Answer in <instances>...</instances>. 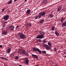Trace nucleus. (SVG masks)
I'll return each instance as SVG.
<instances>
[{
  "instance_id": "0eeeda50",
  "label": "nucleus",
  "mask_w": 66,
  "mask_h": 66,
  "mask_svg": "<svg viewBox=\"0 0 66 66\" xmlns=\"http://www.w3.org/2000/svg\"><path fill=\"white\" fill-rule=\"evenodd\" d=\"M30 13H31V10H30V9L27 10L26 12V14H27V15H29V14H30Z\"/></svg>"
},
{
  "instance_id": "a211bd4d",
  "label": "nucleus",
  "mask_w": 66,
  "mask_h": 66,
  "mask_svg": "<svg viewBox=\"0 0 66 66\" xmlns=\"http://www.w3.org/2000/svg\"><path fill=\"white\" fill-rule=\"evenodd\" d=\"M55 34H56V35H57V36H59V35H60L59 33L58 32H57L56 31H55Z\"/></svg>"
},
{
  "instance_id": "a18cd8bd",
  "label": "nucleus",
  "mask_w": 66,
  "mask_h": 66,
  "mask_svg": "<svg viewBox=\"0 0 66 66\" xmlns=\"http://www.w3.org/2000/svg\"><path fill=\"white\" fill-rule=\"evenodd\" d=\"M16 1H17V0H14V2H15Z\"/></svg>"
},
{
  "instance_id": "c756f323",
  "label": "nucleus",
  "mask_w": 66,
  "mask_h": 66,
  "mask_svg": "<svg viewBox=\"0 0 66 66\" xmlns=\"http://www.w3.org/2000/svg\"><path fill=\"white\" fill-rule=\"evenodd\" d=\"M44 21H45V20H44V19H43L42 20V23H43L44 22Z\"/></svg>"
},
{
  "instance_id": "f257e3e1",
  "label": "nucleus",
  "mask_w": 66,
  "mask_h": 66,
  "mask_svg": "<svg viewBox=\"0 0 66 66\" xmlns=\"http://www.w3.org/2000/svg\"><path fill=\"white\" fill-rule=\"evenodd\" d=\"M19 35L21 39H24V38L26 37V35H24V34H23L20 33L19 34Z\"/></svg>"
},
{
  "instance_id": "7ed1b4c3",
  "label": "nucleus",
  "mask_w": 66,
  "mask_h": 66,
  "mask_svg": "<svg viewBox=\"0 0 66 66\" xmlns=\"http://www.w3.org/2000/svg\"><path fill=\"white\" fill-rule=\"evenodd\" d=\"M9 18V15H6L4 17V19L5 20H7Z\"/></svg>"
},
{
  "instance_id": "ea45409f",
  "label": "nucleus",
  "mask_w": 66,
  "mask_h": 66,
  "mask_svg": "<svg viewBox=\"0 0 66 66\" xmlns=\"http://www.w3.org/2000/svg\"><path fill=\"white\" fill-rule=\"evenodd\" d=\"M42 34H43L44 35L45 34V33L43 31H42Z\"/></svg>"
},
{
  "instance_id": "4be33fe9",
  "label": "nucleus",
  "mask_w": 66,
  "mask_h": 66,
  "mask_svg": "<svg viewBox=\"0 0 66 66\" xmlns=\"http://www.w3.org/2000/svg\"><path fill=\"white\" fill-rule=\"evenodd\" d=\"M48 45L50 46V47H51L52 46V44H51V43L50 42H48Z\"/></svg>"
},
{
  "instance_id": "6ab92c4d",
  "label": "nucleus",
  "mask_w": 66,
  "mask_h": 66,
  "mask_svg": "<svg viewBox=\"0 0 66 66\" xmlns=\"http://www.w3.org/2000/svg\"><path fill=\"white\" fill-rule=\"evenodd\" d=\"M33 52H36L37 50V48H35V47H33Z\"/></svg>"
},
{
  "instance_id": "9b49d317",
  "label": "nucleus",
  "mask_w": 66,
  "mask_h": 66,
  "mask_svg": "<svg viewBox=\"0 0 66 66\" xmlns=\"http://www.w3.org/2000/svg\"><path fill=\"white\" fill-rule=\"evenodd\" d=\"M65 20V18H63V16L61 18V23H62L63 22L64 20Z\"/></svg>"
},
{
  "instance_id": "473e14b6",
  "label": "nucleus",
  "mask_w": 66,
  "mask_h": 66,
  "mask_svg": "<svg viewBox=\"0 0 66 66\" xmlns=\"http://www.w3.org/2000/svg\"><path fill=\"white\" fill-rule=\"evenodd\" d=\"M24 54L26 55V56H29V55H28V53H25Z\"/></svg>"
},
{
  "instance_id": "a878e982",
  "label": "nucleus",
  "mask_w": 66,
  "mask_h": 66,
  "mask_svg": "<svg viewBox=\"0 0 66 66\" xmlns=\"http://www.w3.org/2000/svg\"><path fill=\"white\" fill-rule=\"evenodd\" d=\"M55 29V27H53L52 28V31H54V29Z\"/></svg>"
},
{
  "instance_id": "603ef678",
  "label": "nucleus",
  "mask_w": 66,
  "mask_h": 66,
  "mask_svg": "<svg viewBox=\"0 0 66 66\" xmlns=\"http://www.w3.org/2000/svg\"><path fill=\"white\" fill-rule=\"evenodd\" d=\"M64 57H65V58H66V56H65Z\"/></svg>"
},
{
  "instance_id": "c9c22d12",
  "label": "nucleus",
  "mask_w": 66,
  "mask_h": 66,
  "mask_svg": "<svg viewBox=\"0 0 66 66\" xmlns=\"http://www.w3.org/2000/svg\"><path fill=\"white\" fill-rule=\"evenodd\" d=\"M43 42L44 43H47V41L46 40H43Z\"/></svg>"
},
{
  "instance_id": "7c9ffc66",
  "label": "nucleus",
  "mask_w": 66,
  "mask_h": 66,
  "mask_svg": "<svg viewBox=\"0 0 66 66\" xmlns=\"http://www.w3.org/2000/svg\"><path fill=\"white\" fill-rule=\"evenodd\" d=\"M29 24V26H30V27H32V24H31V23H30Z\"/></svg>"
},
{
  "instance_id": "dca6fc26",
  "label": "nucleus",
  "mask_w": 66,
  "mask_h": 66,
  "mask_svg": "<svg viewBox=\"0 0 66 66\" xmlns=\"http://www.w3.org/2000/svg\"><path fill=\"white\" fill-rule=\"evenodd\" d=\"M11 48H9L7 50V51L8 52L7 53H10V52H11Z\"/></svg>"
},
{
  "instance_id": "49530a36",
  "label": "nucleus",
  "mask_w": 66,
  "mask_h": 66,
  "mask_svg": "<svg viewBox=\"0 0 66 66\" xmlns=\"http://www.w3.org/2000/svg\"><path fill=\"white\" fill-rule=\"evenodd\" d=\"M28 0H25L24 2H26Z\"/></svg>"
},
{
  "instance_id": "b1692460",
  "label": "nucleus",
  "mask_w": 66,
  "mask_h": 66,
  "mask_svg": "<svg viewBox=\"0 0 66 66\" xmlns=\"http://www.w3.org/2000/svg\"><path fill=\"white\" fill-rule=\"evenodd\" d=\"M53 51H55L56 52V51H57V49L55 47H54V48Z\"/></svg>"
},
{
  "instance_id": "f8f14e48",
  "label": "nucleus",
  "mask_w": 66,
  "mask_h": 66,
  "mask_svg": "<svg viewBox=\"0 0 66 66\" xmlns=\"http://www.w3.org/2000/svg\"><path fill=\"white\" fill-rule=\"evenodd\" d=\"M62 9V7H61L60 6L59 7L57 8V11H58V12H60V11Z\"/></svg>"
},
{
  "instance_id": "72a5a7b5",
  "label": "nucleus",
  "mask_w": 66,
  "mask_h": 66,
  "mask_svg": "<svg viewBox=\"0 0 66 66\" xmlns=\"http://www.w3.org/2000/svg\"><path fill=\"white\" fill-rule=\"evenodd\" d=\"M15 59H16L17 60V59H18V56H16V57L15 58Z\"/></svg>"
},
{
  "instance_id": "f03ea898",
  "label": "nucleus",
  "mask_w": 66,
  "mask_h": 66,
  "mask_svg": "<svg viewBox=\"0 0 66 66\" xmlns=\"http://www.w3.org/2000/svg\"><path fill=\"white\" fill-rule=\"evenodd\" d=\"M39 15L37 16L35 18V19H37V18L39 19L40 18H41V17H42V12H41L39 14Z\"/></svg>"
},
{
  "instance_id": "cd10ccee",
  "label": "nucleus",
  "mask_w": 66,
  "mask_h": 66,
  "mask_svg": "<svg viewBox=\"0 0 66 66\" xmlns=\"http://www.w3.org/2000/svg\"><path fill=\"white\" fill-rule=\"evenodd\" d=\"M44 38V35L42 34V38Z\"/></svg>"
},
{
  "instance_id": "20e7f679",
  "label": "nucleus",
  "mask_w": 66,
  "mask_h": 66,
  "mask_svg": "<svg viewBox=\"0 0 66 66\" xmlns=\"http://www.w3.org/2000/svg\"><path fill=\"white\" fill-rule=\"evenodd\" d=\"M44 47H46V50H49L50 49V47H49V46L47 44L44 45Z\"/></svg>"
},
{
  "instance_id": "c03bdc74",
  "label": "nucleus",
  "mask_w": 66,
  "mask_h": 66,
  "mask_svg": "<svg viewBox=\"0 0 66 66\" xmlns=\"http://www.w3.org/2000/svg\"><path fill=\"white\" fill-rule=\"evenodd\" d=\"M40 23H42V20L40 21Z\"/></svg>"
},
{
  "instance_id": "5701e85b",
  "label": "nucleus",
  "mask_w": 66,
  "mask_h": 66,
  "mask_svg": "<svg viewBox=\"0 0 66 66\" xmlns=\"http://www.w3.org/2000/svg\"><path fill=\"white\" fill-rule=\"evenodd\" d=\"M50 16L51 18H52V17H53L54 16V15H53V14H50Z\"/></svg>"
},
{
  "instance_id": "37998d69",
  "label": "nucleus",
  "mask_w": 66,
  "mask_h": 66,
  "mask_svg": "<svg viewBox=\"0 0 66 66\" xmlns=\"http://www.w3.org/2000/svg\"><path fill=\"white\" fill-rule=\"evenodd\" d=\"M4 23L6 24V23H7V21L5 22Z\"/></svg>"
},
{
  "instance_id": "aec40b11",
  "label": "nucleus",
  "mask_w": 66,
  "mask_h": 66,
  "mask_svg": "<svg viewBox=\"0 0 66 66\" xmlns=\"http://www.w3.org/2000/svg\"><path fill=\"white\" fill-rule=\"evenodd\" d=\"M12 3V0H10L7 3L8 4H10Z\"/></svg>"
},
{
  "instance_id": "3c124183",
  "label": "nucleus",
  "mask_w": 66,
  "mask_h": 66,
  "mask_svg": "<svg viewBox=\"0 0 66 66\" xmlns=\"http://www.w3.org/2000/svg\"><path fill=\"white\" fill-rule=\"evenodd\" d=\"M19 66H22V65H19Z\"/></svg>"
},
{
  "instance_id": "393cba45",
  "label": "nucleus",
  "mask_w": 66,
  "mask_h": 66,
  "mask_svg": "<svg viewBox=\"0 0 66 66\" xmlns=\"http://www.w3.org/2000/svg\"><path fill=\"white\" fill-rule=\"evenodd\" d=\"M21 54H25V51H22V52L21 53Z\"/></svg>"
},
{
  "instance_id": "58836bf2",
  "label": "nucleus",
  "mask_w": 66,
  "mask_h": 66,
  "mask_svg": "<svg viewBox=\"0 0 66 66\" xmlns=\"http://www.w3.org/2000/svg\"><path fill=\"white\" fill-rule=\"evenodd\" d=\"M19 26H17L16 27V29H17V28H19Z\"/></svg>"
},
{
  "instance_id": "8fccbe9b",
  "label": "nucleus",
  "mask_w": 66,
  "mask_h": 66,
  "mask_svg": "<svg viewBox=\"0 0 66 66\" xmlns=\"http://www.w3.org/2000/svg\"><path fill=\"white\" fill-rule=\"evenodd\" d=\"M45 55H46V56L48 55V54H46Z\"/></svg>"
},
{
  "instance_id": "e433bc0d",
  "label": "nucleus",
  "mask_w": 66,
  "mask_h": 66,
  "mask_svg": "<svg viewBox=\"0 0 66 66\" xmlns=\"http://www.w3.org/2000/svg\"><path fill=\"white\" fill-rule=\"evenodd\" d=\"M4 60L6 61H8V59H6V58H4Z\"/></svg>"
},
{
  "instance_id": "4c0bfd02",
  "label": "nucleus",
  "mask_w": 66,
  "mask_h": 66,
  "mask_svg": "<svg viewBox=\"0 0 66 66\" xmlns=\"http://www.w3.org/2000/svg\"><path fill=\"white\" fill-rule=\"evenodd\" d=\"M0 48H3V47H2V45H0Z\"/></svg>"
},
{
  "instance_id": "de8ad7c7",
  "label": "nucleus",
  "mask_w": 66,
  "mask_h": 66,
  "mask_svg": "<svg viewBox=\"0 0 66 66\" xmlns=\"http://www.w3.org/2000/svg\"><path fill=\"white\" fill-rule=\"evenodd\" d=\"M62 11H63V9H62L61 10Z\"/></svg>"
},
{
  "instance_id": "a19ab883",
  "label": "nucleus",
  "mask_w": 66,
  "mask_h": 66,
  "mask_svg": "<svg viewBox=\"0 0 66 66\" xmlns=\"http://www.w3.org/2000/svg\"><path fill=\"white\" fill-rule=\"evenodd\" d=\"M6 26V24H4V26H3V28H4V27H5Z\"/></svg>"
},
{
  "instance_id": "ddd939ff",
  "label": "nucleus",
  "mask_w": 66,
  "mask_h": 66,
  "mask_svg": "<svg viewBox=\"0 0 66 66\" xmlns=\"http://www.w3.org/2000/svg\"><path fill=\"white\" fill-rule=\"evenodd\" d=\"M36 38L37 39H42V35L38 36L36 37Z\"/></svg>"
},
{
  "instance_id": "6e6552de",
  "label": "nucleus",
  "mask_w": 66,
  "mask_h": 66,
  "mask_svg": "<svg viewBox=\"0 0 66 66\" xmlns=\"http://www.w3.org/2000/svg\"><path fill=\"white\" fill-rule=\"evenodd\" d=\"M66 27V21H64L63 23V24H62V27Z\"/></svg>"
},
{
  "instance_id": "2f4dec72",
  "label": "nucleus",
  "mask_w": 66,
  "mask_h": 66,
  "mask_svg": "<svg viewBox=\"0 0 66 66\" xmlns=\"http://www.w3.org/2000/svg\"><path fill=\"white\" fill-rule=\"evenodd\" d=\"M4 11V9H3L2 11V13H3Z\"/></svg>"
},
{
  "instance_id": "bb28decb",
  "label": "nucleus",
  "mask_w": 66,
  "mask_h": 66,
  "mask_svg": "<svg viewBox=\"0 0 66 66\" xmlns=\"http://www.w3.org/2000/svg\"><path fill=\"white\" fill-rule=\"evenodd\" d=\"M42 52L43 53H44V54H46V51H42Z\"/></svg>"
},
{
  "instance_id": "f704fd0d",
  "label": "nucleus",
  "mask_w": 66,
  "mask_h": 66,
  "mask_svg": "<svg viewBox=\"0 0 66 66\" xmlns=\"http://www.w3.org/2000/svg\"><path fill=\"white\" fill-rule=\"evenodd\" d=\"M37 40H38V42H41V40L40 39H36Z\"/></svg>"
},
{
  "instance_id": "39448f33",
  "label": "nucleus",
  "mask_w": 66,
  "mask_h": 66,
  "mask_svg": "<svg viewBox=\"0 0 66 66\" xmlns=\"http://www.w3.org/2000/svg\"><path fill=\"white\" fill-rule=\"evenodd\" d=\"M8 32L6 30H4V31H3V30H2V34H3V35H6L7 34Z\"/></svg>"
},
{
  "instance_id": "79ce46f5",
  "label": "nucleus",
  "mask_w": 66,
  "mask_h": 66,
  "mask_svg": "<svg viewBox=\"0 0 66 66\" xmlns=\"http://www.w3.org/2000/svg\"><path fill=\"white\" fill-rule=\"evenodd\" d=\"M39 33L40 34H42V32L41 31H40L39 32Z\"/></svg>"
},
{
  "instance_id": "c85d7f7f",
  "label": "nucleus",
  "mask_w": 66,
  "mask_h": 66,
  "mask_svg": "<svg viewBox=\"0 0 66 66\" xmlns=\"http://www.w3.org/2000/svg\"><path fill=\"white\" fill-rule=\"evenodd\" d=\"M1 59H3V60L4 59V57H0Z\"/></svg>"
},
{
  "instance_id": "423d86ee",
  "label": "nucleus",
  "mask_w": 66,
  "mask_h": 66,
  "mask_svg": "<svg viewBox=\"0 0 66 66\" xmlns=\"http://www.w3.org/2000/svg\"><path fill=\"white\" fill-rule=\"evenodd\" d=\"M9 29L10 30H14V26H9Z\"/></svg>"
},
{
  "instance_id": "412c9836",
  "label": "nucleus",
  "mask_w": 66,
  "mask_h": 66,
  "mask_svg": "<svg viewBox=\"0 0 66 66\" xmlns=\"http://www.w3.org/2000/svg\"><path fill=\"white\" fill-rule=\"evenodd\" d=\"M14 56V54L13 53H11L10 55V56L11 58H12L13 56Z\"/></svg>"
},
{
  "instance_id": "09e8293b",
  "label": "nucleus",
  "mask_w": 66,
  "mask_h": 66,
  "mask_svg": "<svg viewBox=\"0 0 66 66\" xmlns=\"http://www.w3.org/2000/svg\"><path fill=\"white\" fill-rule=\"evenodd\" d=\"M64 54H66V53H65V52H64Z\"/></svg>"
},
{
  "instance_id": "2eb2a0df",
  "label": "nucleus",
  "mask_w": 66,
  "mask_h": 66,
  "mask_svg": "<svg viewBox=\"0 0 66 66\" xmlns=\"http://www.w3.org/2000/svg\"><path fill=\"white\" fill-rule=\"evenodd\" d=\"M26 60H25V62L27 64H28L29 65V63H28V62H29V60H28V59L27 58H26Z\"/></svg>"
},
{
  "instance_id": "5fc2aeb1",
  "label": "nucleus",
  "mask_w": 66,
  "mask_h": 66,
  "mask_svg": "<svg viewBox=\"0 0 66 66\" xmlns=\"http://www.w3.org/2000/svg\"><path fill=\"white\" fill-rule=\"evenodd\" d=\"M49 17V16L48 17V18Z\"/></svg>"
},
{
  "instance_id": "864d4df0",
  "label": "nucleus",
  "mask_w": 66,
  "mask_h": 66,
  "mask_svg": "<svg viewBox=\"0 0 66 66\" xmlns=\"http://www.w3.org/2000/svg\"><path fill=\"white\" fill-rule=\"evenodd\" d=\"M43 45V46H44V45Z\"/></svg>"
},
{
  "instance_id": "f3484780",
  "label": "nucleus",
  "mask_w": 66,
  "mask_h": 66,
  "mask_svg": "<svg viewBox=\"0 0 66 66\" xmlns=\"http://www.w3.org/2000/svg\"><path fill=\"white\" fill-rule=\"evenodd\" d=\"M45 14H46V12H42V16H45Z\"/></svg>"
},
{
  "instance_id": "9d476101",
  "label": "nucleus",
  "mask_w": 66,
  "mask_h": 66,
  "mask_svg": "<svg viewBox=\"0 0 66 66\" xmlns=\"http://www.w3.org/2000/svg\"><path fill=\"white\" fill-rule=\"evenodd\" d=\"M32 56H33V57H34L35 58L37 59H38V57L36 55H35L33 54L32 55Z\"/></svg>"
},
{
  "instance_id": "1a4fd4ad",
  "label": "nucleus",
  "mask_w": 66,
  "mask_h": 66,
  "mask_svg": "<svg viewBox=\"0 0 66 66\" xmlns=\"http://www.w3.org/2000/svg\"><path fill=\"white\" fill-rule=\"evenodd\" d=\"M42 4H45V3H47V0H42Z\"/></svg>"
},
{
  "instance_id": "4468645a",
  "label": "nucleus",
  "mask_w": 66,
  "mask_h": 66,
  "mask_svg": "<svg viewBox=\"0 0 66 66\" xmlns=\"http://www.w3.org/2000/svg\"><path fill=\"white\" fill-rule=\"evenodd\" d=\"M37 51H36V52H39V53L41 54L42 53V51L40 50H39V49L37 48Z\"/></svg>"
}]
</instances>
